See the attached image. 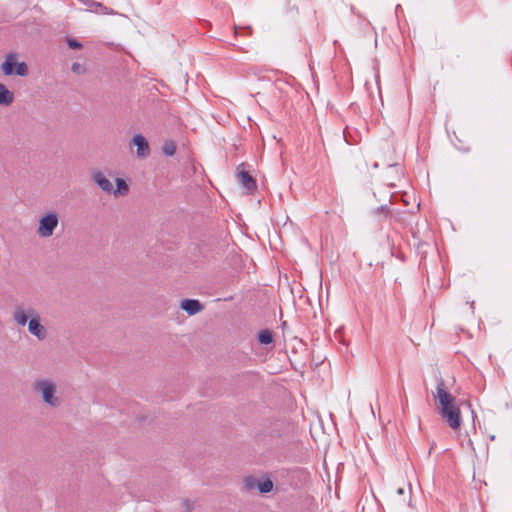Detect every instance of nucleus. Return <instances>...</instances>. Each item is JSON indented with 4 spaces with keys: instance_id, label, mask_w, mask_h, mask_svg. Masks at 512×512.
I'll return each mask as SVG.
<instances>
[{
    "instance_id": "nucleus-1",
    "label": "nucleus",
    "mask_w": 512,
    "mask_h": 512,
    "mask_svg": "<svg viewBox=\"0 0 512 512\" xmlns=\"http://www.w3.org/2000/svg\"><path fill=\"white\" fill-rule=\"evenodd\" d=\"M435 397L440 405L438 411L440 416L451 429H459L462 424L460 408L455 403V397L447 391L445 382L441 377L437 381Z\"/></svg>"
},
{
    "instance_id": "nucleus-2",
    "label": "nucleus",
    "mask_w": 512,
    "mask_h": 512,
    "mask_svg": "<svg viewBox=\"0 0 512 512\" xmlns=\"http://www.w3.org/2000/svg\"><path fill=\"white\" fill-rule=\"evenodd\" d=\"M33 390L40 394L43 402L51 408H58L62 401L56 395L57 386L51 379H38L33 383Z\"/></svg>"
},
{
    "instance_id": "nucleus-3",
    "label": "nucleus",
    "mask_w": 512,
    "mask_h": 512,
    "mask_svg": "<svg viewBox=\"0 0 512 512\" xmlns=\"http://www.w3.org/2000/svg\"><path fill=\"white\" fill-rule=\"evenodd\" d=\"M2 72L5 76L17 75L25 77L29 73L28 65L25 62H18L16 53H8L1 65Z\"/></svg>"
},
{
    "instance_id": "nucleus-4",
    "label": "nucleus",
    "mask_w": 512,
    "mask_h": 512,
    "mask_svg": "<svg viewBox=\"0 0 512 512\" xmlns=\"http://www.w3.org/2000/svg\"><path fill=\"white\" fill-rule=\"evenodd\" d=\"M58 225L59 215L54 211H50L41 216L36 232L41 238H49L53 235Z\"/></svg>"
},
{
    "instance_id": "nucleus-5",
    "label": "nucleus",
    "mask_w": 512,
    "mask_h": 512,
    "mask_svg": "<svg viewBox=\"0 0 512 512\" xmlns=\"http://www.w3.org/2000/svg\"><path fill=\"white\" fill-rule=\"evenodd\" d=\"M28 331L35 336L38 340H44L47 336L45 327L41 324V317L39 313H31L28 322Z\"/></svg>"
},
{
    "instance_id": "nucleus-6",
    "label": "nucleus",
    "mask_w": 512,
    "mask_h": 512,
    "mask_svg": "<svg viewBox=\"0 0 512 512\" xmlns=\"http://www.w3.org/2000/svg\"><path fill=\"white\" fill-rule=\"evenodd\" d=\"M131 144L136 146V154L139 158L145 159L150 155L149 143L142 134H135L131 139Z\"/></svg>"
},
{
    "instance_id": "nucleus-7",
    "label": "nucleus",
    "mask_w": 512,
    "mask_h": 512,
    "mask_svg": "<svg viewBox=\"0 0 512 512\" xmlns=\"http://www.w3.org/2000/svg\"><path fill=\"white\" fill-rule=\"evenodd\" d=\"M37 313V311L33 308L24 309L22 306L18 305L15 307L13 311V320L19 325V326H25L30 320V314L31 313Z\"/></svg>"
},
{
    "instance_id": "nucleus-8",
    "label": "nucleus",
    "mask_w": 512,
    "mask_h": 512,
    "mask_svg": "<svg viewBox=\"0 0 512 512\" xmlns=\"http://www.w3.org/2000/svg\"><path fill=\"white\" fill-rule=\"evenodd\" d=\"M92 180L103 192L116 193V191L113 190L111 181L101 171H94L92 173Z\"/></svg>"
},
{
    "instance_id": "nucleus-9",
    "label": "nucleus",
    "mask_w": 512,
    "mask_h": 512,
    "mask_svg": "<svg viewBox=\"0 0 512 512\" xmlns=\"http://www.w3.org/2000/svg\"><path fill=\"white\" fill-rule=\"evenodd\" d=\"M180 307L190 316L203 310V305L196 299H185L181 301Z\"/></svg>"
},
{
    "instance_id": "nucleus-10",
    "label": "nucleus",
    "mask_w": 512,
    "mask_h": 512,
    "mask_svg": "<svg viewBox=\"0 0 512 512\" xmlns=\"http://www.w3.org/2000/svg\"><path fill=\"white\" fill-rule=\"evenodd\" d=\"M238 179L244 188H246L248 190H253L254 188H256L255 180L247 171H244V170L239 171Z\"/></svg>"
},
{
    "instance_id": "nucleus-11",
    "label": "nucleus",
    "mask_w": 512,
    "mask_h": 512,
    "mask_svg": "<svg viewBox=\"0 0 512 512\" xmlns=\"http://www.w3.org/2000/svg\"><path fill=\"white\" fill-rule=\"evenodd\" d=\"M14 101V94L7 87L0 83V105L9 106Z\"/></svg>"
},
{
    "instance_id": "nucleus-12",
    "label": "nucleus",
    "mask_w": 512,
    "mask_h": 512,
    "mask_svg": "<svg viewBox=\"0 0 512 512\" xmlns=\"http://www.w3.org/2000/svg\"><path fill=\"white\" fill-rule=\"evenodd\" d=\"M273 487H274V485L270 478H266L264 480L258 479L257 490L261 494H266V493L271 492L273 490Z\"/></svg>"
},
{
    "instance_id": "nucleus-13",
    "label": "nucleus",
    "mask_w": 512,
    "mask_h": 512,
    "mask_svg": "<svg viewBox=\"0 0 512 512\" xmlns=\"http://www.w3.org/2000/svg\"><path fill=\"white\" fill-rule=\"evenodd\" d=\"M257 338L260 344L268 345L273 342V333L268 329H263L258 333Z\"/></svg>"
},
{
    "instance_id": "nucleus-14",
    "label": "nucleus",
    "mask_w": 512,
    "mask_h": 512,
    "mask_svg": "<svg viewBox=\"0 0 512 512\" xmlns=\"http://www.w3.org/2000/svg\"><path fill=\"white\" fill-rule=\"evenodd\" d=\"M258 478L254 476H247L243 480V490L250 492L257 489Z\"/></svg>"
},
{
    "instance_id": "nucleus-15",
    "label": "nucleus",
    "mask_w": 512,
    "mask_h": 512,
    "mask_svg": "<svg viewBox=\"0 0 512 512\" xmlns=\"http://www.w3.org/2000/svg\"><path fill=\"white\" fill-rule=\"evenodd\" d=\"M162 151L167 156H173L176 152V144L173 141H166L162 146Z\"/></svg>"
},
{
    "instance_id": "nucleus-16",
    "label": "nucleus",
    "mask_w": 512,
    "mask_h": 512,
    "mask_svg": "<svg viewBox=\"0 0 512 512\" xmlns=\"http://www.w3.org/2000/svg\"><path fill=\"white\" fill-rule=\"evenodd\" d=\"M116 187L117 192H119L122 195L126 194L129 190L127 183L121 178L116 179Z\"/></svg>"
},
{
    "instance_id": "nucleus-17",
    "label": "nucleus",
    "mask_w": 512,
    "mask_h": 512,
    "mask_svg": "<svg viewBox=\"0 0 512 512\" xmlns=\"http://www.w3.org/2000/svg\"><path fill=\"white\" fill-rule=\"evenodd\" d=\"M68 46L71 49H79L82 47V44L75 39H68Z\"/></svg>"
},
{
    "instance_id": "nucleus-18",
    "label": "nucleus",
    "mask_w": 512,
    "mask_h": 512,
    "mask_svg": "<svg viewBox=\"0 0 512 512\" xmlns=\"http://www.w3.org/2000/svg\"><path fill=\"white\" fill-rule=\"evenodd\" d=\"M183 505H184V507H185V509H186L187 511H189V510H191V509H192V504H191V502H190L189 500H184V501H183Z\"/></svg>"
},
{
    "instance_id": "nucleus-19",
    "label": "nucleus",
    "mask_w": 512,
    "mask_h": 512,
    "mask_svg": "<svg viewBox=\"0 0 512 512\" xmlns=\"http://www.w3.org/2000/svg\"><path fill=\"white\" fill-rule=\"evenodd\" d=\"M78 69H79V64L74 63V64L72 65V70H73V71H77Z\"/></svg>"
},
{
    "instance_id": "nucleus-20",
    "label": "nucleus",
    "mask_w": 512,
    "mask_h": 512,
    "mask_svg": "<svg viewBox=\"0 0 512 512\" xmlns=\"http://www.w3.org/2000/svg\"><path fill=\"white\" fill-rule=\"evenodd\" d=\"M387 209H388L387 206H380L378 208V210H380L381 212L386 211Z\"/></svg>"
},
{
    "instance_id": "nucleus-21",
    "label": "nucleus",
    "mask_w": 512,
    "mask_h": 512,
    "mask_svg": "<svg viewBox=\"0 0 512 512\" xmlns=\"http://www.w3.org/2000/svg\"><path fill=\"white\" fill-rule=\"evenodd\" d=\"M397 493L400 494V495L403 494L404 493V489L403 488H398L397 489Z\"/></svg>"
},
{
    "instance_id": "nucleus-22",
    "label": "nucleus",
    "mask_w": 512,
    "mask_h": 512,
    "mask_svg": "<svg viewBox=\"0 0 512 512\" xmlns=\"http://www.w3.org/2000/svg\"><path fill=\"white\" fill-rule=\"evenodd\" d=\"M378 166H379V165H378V163H377V162H375V163L373 164V168H374V169L378 168Z\"/></svg>"
}]
</instances>
